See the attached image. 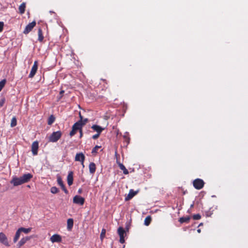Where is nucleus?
I'll use <instances>...</instances> for the list:
<instances>
[{"mask_svg":"<svg viewBox=\"0 0 248 248\" xmlns=\"http://www.w3.org/2000/svg\"><path fill=\"white\" fill-rule=\"evenodd\" d=\"M50 240L52 243H59L61 242L62 240V237L60 235L58 234H55L53 235L50 238Z\"/></svg>","mask_w":248,"mask_h":248,"instance_id":"nucleus-12","label":"nucleus"},{"mask_svg":"<svg viewBox=\"0 0 248 248\" xmlns=\"http://www.w3.org/2000/svg\"><path fill=\"white\" fill-rule=\"evenodd\" d=\"M58 184L61 186L62 189L63 190L65 193L67 194L68 193V190L65 188L64 185L63 184V181L60 177H58L57 178Z\"/></svg>","mask_w":248,"mask_h":248,"instance_id":"nucleus-15","label":"nucleus"},{"mask_svg":"<svg viewBox=\"0 0 248 248\" xmlns=\"http://www.w3.org/2000/svg\"><path fill=\"white\" fill-rule=\"evenodd\" d=\"M85 160V156L82 153H77L75 156V161H80L82 165L84 166L83 163Z\"/></svg>","mask_w":248,"mask_h":248,"instance_id":"nucleus-11","label":"nucleus"},{"mask_svg":"<svg viewBox=\"0 0 248 248\" xmlns=\"http://www.w3.org/2000/svg\"><path fill=\"white\" fill-rule=\"evenodd\" d=\"M25 8L26 3L25 2H23L21 4L18 8L19 13L21 14H24L25 11Z\"/></svg>","mask_w":248,"mask_h":248,"instance_id":"nucleus-21","label":"nucleus"},{"mask_svg":"<svg viewBox=\"0 0 248 248\" xmlns=\"http://www.w3.org/2000/svg\"><path fill=\"white\" fill-rule=\"evenodd\" d=\"M64 93V91L63 90H62L60 92V96L59 97V99H61L62 97L63 96V94Z\"/></svg>","mask_w":248,"mask_h":248,"instance_id":"nucleus-38","label":"nucleus"},{"mask_svg":"<svg viewBox=\"0 0 248 248\" xmlns=\"http://www.w3.org/2000/svg\"><path fill=\"white\" fill-rule=\"evenodd\" d=\"M202 225H203V223H201L199 225V226H202Z\"/></svg>","mask_w":248,"mask_h":248,"instance_id":"nucleus-43","label":"nucleus"},{"mask_svg":"<svg viewBox=\"0 0 248 248\" xmlns=\"http://www.w3.org/2000/svg\"><path fill=\"white\" fill-rule=\"evenodd\" d=\"M59 191V189L57 187H56V186H52L50 188V192L53 194H56V193H58Z\"/></svg>","mask_w":248,"mask_h":248,"instance_id":"nucleus-31","label":"nucleus"},{"mask_svg":"<svg viewBox=\"0 0 248 248\" xmlns=\"http://www.w3.org/2000/svg\"><path fill=\"white\" fill-rule=\"evenodd\" d=\"M38 148V142L37 141H34L31 145V152L33 155H37Z\"/></svg>","mask_w":248,"mask_h":248,"instance_id":"nucleus-10","label":"nucleus"},{"mask_svg":"<svg viewBox=\"0 0 248 248\" xmlns=\"http://www.w3.org/2000/svg\"><path fill=\"white\" fill-rule=\"evenodd\" d=\"M30 239V237L28 236H26L25 237H23L18 243L17 244V248H19L24 245Z\"/></svg>","mask_w":248,"mask_h":248,"instance_id":"nucleus-14","label":"nucleus"},{"mask_svg":"<svg viewBox=\"0 0 248 248\" xmlns=\"http://www.w3.org/2000/svg\"><path fill=\"white\" fill-rule=\"evenodd\" d=\"M79 131L80 133V138H81L83 136L82 129L80 130Z\"/></svg>","mask_w":248,"mask_h":248,"instance_id":"nucleus-40","label":"nucleus"},{"mask_svg":"<svg viewBox=\"0 0 248 248\" xmlns=\"http://www.w3.org/2000/svg\"><path fill=\"white\" fill-rule=\"evenodd\" d=\"M85 202V199L84 198L79 195L75 196L73 198V202L74 203L82 205L84 204Z\"/></svg>","mask_w":248,"mask_h":248,"instance_id":"nucleus-6","label":"nucleus"},{"mask_svg":"<svg viewBox=\"0 0 248 248\" xmlns=\"http://www.w3.org/2000/svg\"><path fill=\"white\" fill-rule=\"evenodd\" d=\"M55 121V117L53 115H51L48 120L47 124L49 125L52 124Z\"/></svg>","mask_w":248,"mask_h":248,"instance_id":"nucleus-30","label":"nucleus"},{"mask_svg":"<svg viewBox=\"0 0 248 248\" xmlns=\"http://www.w3.org/2000/svg\"><path fill=\"white\" fill-rule=\"evenodd\" d=\"M79 118H80V120H81L82 123L84 122L85 119H83V117L82 116V115H81L80 113H79Z\"/></svg>","mask_w":248,"mask_h":248,"instance_id":"nucleus-39","label":"nucleus"},{"mask_svg":"<svg viewBox=\"0 0 248 248\" xmlns=\"http://www.w3.org/2000/svg\"><path fill=\"white\" fill-rule=\"evenodd\" d=\"M123 138L124 139L125 141L126 142V144H129L130 142V137H129L128 133L126 132L124 135L123 136Z\"/></svg>","mask_w":248,"mask_h":248,"instance_id":"nucleus-27","label":"nucleus"},{"mask_svg":"<svg viewBox=\"0 0 248 248\" xmlns=\"http://www.w3.org/2000/svg\"><path fill=\"white\" fill-rule=\"evenodd\" d=\"M190 219V216L183 217H180L179 219V221L181 223H188L189 222Z\"/></svg>","mask_w":248,"mask_h":248,"instance_id":"nucleus-20","label":"nucleus"},{"mask_svg":"<svg viewBox=\"0 0 248 248\" xmlns=\"http://www.w3.org/2000/svg\"><path fill=\"white\" fill-rule=\"evenodd\" d=\"M62 133L60 131L53 132L49 137L48 140L49 142H56L62 137Z\"/></svg>","mask_w":248,"mask_h":248,"instance_id":"nucleus-3","label":"nucleus"},{"mask_svg":"<svg viewBox=\"0 0 248 248\" xmlns=\"http://www.w3.org/2000/svg\"><path fill=\"white\" fill-rule=\"evenodd\" d=\"M38 69V62L35 61L34 62L33 65L31 68L30 73L29 75V78H32L35 75Z\"/></svg>","mask_w":248,"mask_h":248,"instance_id":"nucleus-7","label":"nucleus"},{"mask_svg":"<svg viewBox=\"0 0 248 248\" xmlns=\"http://www.w3.org/2000/svg\"><path fill=\"white\" fill-rule=\"evenodd\" d=\"M36 22L35 21H33L32 22L29 23L28 25H27L23 33L24 34H28L32 30V29L36 25Z\"/></svg>","mask_w":248,"mask_h":248,"instance_id":"nucleus-8","label":"nucleus"},{"mask_svg":"<svg viewBox=\"0 0 248 248\" xmlns=\"http://www.w3.org/2000/svg\"><path fill=\"white\" fill-rule=\"evenodd\" d=\"M88 121V119L85 118L84 122L83 123H82L81 120H79L75 123L72 126V130L69 134L70 136L72 137L76 134L78 130L80 131L81 130L83 126L86 124Z\"/></svg>","mask_w":248,"mask_h":248,"instance_id":"nucleus-2","label":"nucleus"},{"mask_svg":"<svg viewBox=\"0 0 248 248\" xmlns=\"http://www.w3.org/2000/svg\"><path fill=\"white\" fill-rule=\"evenodd\" d=\"M117 164L120 168V169L123 171V173L124 174H128L129 173L128 170L126 169L125 166L119 162L117 161Z\"/></svg>","mask_w":248,"mask_h":248,"instance_id":"nucleus-19","label":"nucleus"},{"mask_svg":"<svg viewBox=\"0 0 248 248\" xmlns=\"http://www.w3.org/2000/svg\"><path fill=\"white\" fill-rule=\"evenodd\" d=\"M0 242L6 246H10L7 236L2 232H0Z\"/></svg>","mask_w":248,"mask_h":248,"instance_id":"nucleus-9","label":"nucleus"},{"mask_svg":"<svg viewBox=\"0 0 248 248\" xmlns=\"http://www.w3.org/2000/svg\"><path fill=\"white\" fill-rule=\"evenodd\" d=\"M91 128L93 129L94 131H96L97 133L100 134L104 130V128L102 127L101 126L96 125L93 124L91 126Z\"/></svg>","mask_w":248,"mask_h":248,"instance_id":"nucleus-16","label":"nucleus"},{"mask_svg":"<svg viewBox=\"0 0 248 248\" xmlns=\"http://www.w3.org/2000/svg\"><path fill=\"white\" fill-rule=\"evenodd\" d=\"M100 135V134H99V133H97V134L93 136L92 138L94 140H96L99 138Z\"/></svg>","mask_w":248,"mask_h":248,"instance_id":"nucleus-37","label":"nucleus"},{"mask_svg":"<svg viewBox=\"0 0 248 248\" xmlns=\"http://www.w3.org/2000/svg\"><path fill=\"white\" fill-rule=\"evenodd\" d=\"M118 233L120 236V242L122 244L124 243V234H125V232L124 229L122 227H120L118 228L117 230Z\"/></svg>","mask_w":248,"mask_h":248,"instance_id":"nucleus-5","label":"nucleus"},{"mask_svg":"<svg viewBox=\"0 0 248 248\" xmlns=\"http://www.w3.org/2000/svg\"><path fill=\"white\" fill-rule=\"evenodd\" d=\"M5 103V99L3 98L0 100V107H1L3 106Z\"/></svg>","mask_w":248,"mask_h":248,"instance_id":"nucleus-36","label":"nucleus"},{"mask_svg":"<svg viewBox=\"0 0 248 248\" xmlns=\"http://www.w3.org/2000/svg\"><path fill=\"white\" fill-rule=\"evenodd\" d=\"M73 224H74V221L72 218L68 219V220L67 221V229L68 230H71L73 226Z\"/></svg>","mask_w":248,"mask_h":248,"instance_id":"nucleus-24","label":"nucleus"},{"mask_svg":"<svg viewBox=\"0 0 248 248\" xmlns=\"http://www.w3.org/2000/svg\"><path fill=\"white\" fill-rule=\"evenodd\" d=\"M151 220L152 218L150 216L146 217L144 220V224L146 226H148L150 224Z\"/></svg>","mask_w":248,"mask_h":248,"instance_id":"nucleus-26","label":"nucleus"},{"mask_svg":"<svg viewBox=\"0 0 248 248\" xmlns=\"http://www.w3.org/2000/svg\"><path fill=\"white\" fill-rule=\"evenodd\" d=\"M138 191H134L133 189H130L129 190L128 195L125 198V201H127L131 199L134 197L137 193Z\"/></svg>","mask_w":248,"mask_h":248,"instance_id":"nucleus-13","label":"nucleus"},{"mask_svg":"<svg viewBox=\"0 0 248 248\" xmlns=\"http://www.w3.org/2000/svg\"><path fill=\"white\" fill-rule=\"evenodd\" d=\"M197 232H198V233H200L201 232V229H198L197 230Z\"/></svg>","mask_w":248,"mask_h":248,"instance_id":"nucleus-42","label":"nucleus"},{"mask_svg":"<svg viewBox=\"0 0 248 248\" xmlns=\"http://www.w3.org/2000/svg\"><path fill=\"white\" fill-rule=\"evenodd\" d=\"M6 83V80L5 79H3L0 81V92L2 90V88L5 86Z\"/></svg>","mask_w":248,"mask_h":248,"instance_id":"nucleus-32","label":"nucleus"},{"mask_svg":"<svg viewBox=\"0 0 248 248\" xmlns=\"http://www.w3.org/2000/svg\"><path fill=\"white\" fill-rule=\"evenodd\" d=\"M32 177L33 175L31 173L24 174L19 177L14 176L10 181V183L14 186H17L28 183L31 180Z\"/></svg>","mask_w":248,"mask_h":248,"instance_id":"nucleus-1","label":"nucleus"},{"mask_svg":"<svg viewBox=\"0 0 248 248\" xmlns=\"http://www.w3.org/2000/svg\"><path fill=\"white\" fill-rule=\"evenodd\" d=\"M19 230L21 232H23L27 234L31 231V228H25L21 227V228H19Z\"/></svg>","mask_w":248,"mask_h":248,"instance_id":"nucleus-25","label":"nucleus"},{"mask_svg":"<svg viewBox=\"0 0 248 248\" xmlns=\"http://www.w3.org/2000/svg\"><path fill=\"white\" fill-rule=\"evenodd\" d=\"M106 232V231L105 229H103L102 230V231H101V232L100 234V239L102 241H103V240L104 239V238L105 236Z\"/></svg>","mask_w":248,"mask_h":248,"instance_id":"nucleus-33","label":"nucleus"},{"mask_svg":"<svg viewBox=\"0 0 248 248\" xmlns=\"http://www.w3.org/2000/svg\"><path fill=\"white\" fill-rule=\"evenodd\" d=\"M38 41L40 42H42L44 39V36L43 34L42 30L41 28H39L38 31Z\"/></svg>","mask_w":248,"mask_h":248,"instance_id":"nucleus-23","label":"nucleus"},{"mask_svg":"<svg viewBox=\"0 0 248 248\" xmlns=\"http://www.w3.org/2000/svg\"><path fill=\"white\" fill-rule=\"evenodd\" d=\"M193 218L194 220H198L201 218V216L199 214H195L193 216Z\"/></svg>","mask_w":248,"mask_h":248,"instance_id":"nucleus-34","label":"nucleus"},{"mask_svg":"<svg viewBox=\"0 0 248 248\" xmlns=\"http://www.w3.org/2000/svg\"><path fill=\"white\" fill-rule=\"evenodd\" d=\"M21 232H20V231L18 229L17 230V231L16 232L15 236V237H14V238L13 239L14 243H16L17 241V240H18V239L20 237Z\"/></svg>","mask_w":248,"mask_h":248,"instance_id":"nucleus-22","label":"nucleus"},{"mask_svg":"<svg viewBox=\"0 0 248 248\" xmlns=\"http://www.w3.org/2000/svg\"><path fill=\"white\" fill-rule=\"evenodd\" d=\"M17 124L16 118L15 116L13 117L11 122V126L12 127H15Z\"/></svg>","mask_w":248,"mask_h":248,"instance_id":"nucleus-28","label":"nucleus"},{"mask_svg":"<svg viewBox=\"0 0 248 248\" xmlns=\"http://www.w3.org/2000/svg\"><path fill=\"white\" fill-rule=\"evenodd\" d=\"M4 27V23L0 21V32L3 31Z\"/></svg>","mask_w":248,"mask_h":248,"instance_id":"nucleus-35","label":"nucleus"},{"mask_svg":"<svg viewBox=\"0 0 248 248\" xmlns=\"http://www.w3.org/2000/svg\"><path fill=\"white\" fill-rule=\"evenodd\" d=\"M82 192V189H79L78 190V193H81Z\"/></svg>","mask_w":248,"mask_h":248,"instance_id":"nucleus-41","label":"nucleus"},{"mask_svg":"<svg viewBox=\"0 0 248 248\" xmlns=\"http://www.w3.org/2000/svg\"><path fill=\"white\" fill-rule=\"evenodd\" d=\"M67 184L68 185L70 186H71L73 183V173L72 171H70L68 173L67 177Z\"/></svg>","mask_w":248,"mask_h":248,"instance_id":"nucleus-17","label":"nucleus"},{"mask_svg":"<svg viewBox=\"0 0 248 248\" xmlns=\"http://www.w3.org/2000/svg\"><path fill=\"white\" fill-rule=\"evenodd\" d=\"M89 171L91 174H93L96 170V165L94 163L91 162L90 163L89 166Z\"/></svg>","mask_w":248,"mask_h":248,"instance_id":"nucleus-18","label":"nucleus"},{"mask_svg":"<svg viewBox=\"0 0 248 248\" xmlns=\"http://www.w3.org/2000/svg\"><path fill=\"white\" fill-rule=\"evenodd\" d=\"M193 185L196 189H201L203 187L204 182L202 179L197 178L193 181Z\"/></svg>","mask_w":248,"mask_h":248,"instance_id":"nucleus-4","label":"nucleus"},{"mask_svg":"<svg viewBox=\"0 0 248 248\" xmlns=\"http://www.w3.org/2000/svg\"><path fill=\"white\" fill-rule=\"evenodd\" d=\"M101 147L100 146L96 145L92 151V154L93 155H95L98 150Z\"/></svg>","mask_w":248,"mask_h":248,"instance_id":"nucleus-29","label":"nucleus"}]
</instances>
